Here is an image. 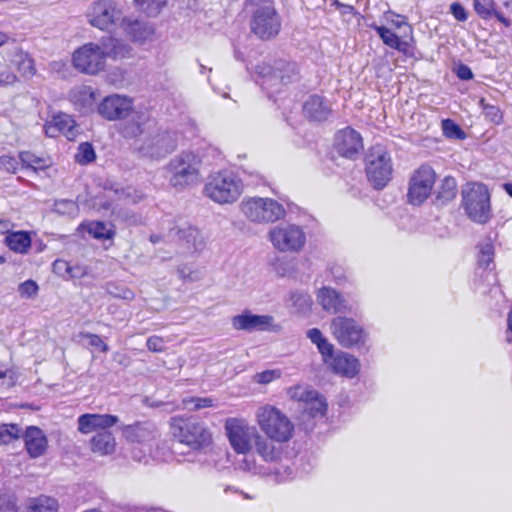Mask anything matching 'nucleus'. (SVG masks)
<instances>
[{"mask_svg": "<svg viewBox=\"0 0 512 512\" xmlns=\"http://www.w3.org/2000/svg\"><path fill=\"white\" fill-rule=\"evenodd\" d=\"M224 431L231 448L236 454L247 455L254 451L266 463H276L281 457L282 450L268 441L245 418H226Z\"/></svg>", "mask_w": 512, "mask_h": 512, "instance_id": "obj_1", "label": "nucleus"}, {"mask_svg": "<svg viewBox=\"0 0 512 512\" xmlns=\"http://www.w3.org/2000/svg\"><path fill=\"white\" fill-rule=\"evenodd\" d=\"M202 160L192 151H182L165 166L170 186L178 192L196 186L201 180Z\"/></svg>", "mask_w": 512, "mask_h": 512, "instance_id": "obj_2", "label": "nucleus"}, {"mask_svg": "<svg viewBox=\"0 0 512 512\" xmlns=\"http://www.w3.org/2000/svg\"><path fill=\"white\" fill-rule=\"evenodd\" d=\"M244 191L242 180L233 172L222 170L210 173L203 186L204 197L218 205L235 203Z\"/></svg>", "mask_w": 512, "mask_h": 512, "instance_id": "obj_3", "label": "nucleus"}, {"mask_svg": "<svg viewBox=\"0 0 512 512\" xmlns=\"http://www.w3.org/2000/svg\"><path fill=\"white\" fill-rule=\"evenodd\" d=\"M255 422L259 432L274 445L286 443L293 437V423L275 406L267 404L259 407L255 413Z\"/></svg>", "mask_w": 512, "mask_h": 512, "instance_id": "obj_4", "label": "nucleus"}, {"mask_svg": "<svg viewBox=\"0 0 512 512\" xmlns=\"http://www.w3.org/2000/svg\"><path fill=\"white\" fill-rule=\"evenodd\" d=\"M170 430L178 442L192 450L208 447L212 442V433L209 428L195 417H172Z\"/></svg>", "mask_w": 512, "mask_h": 512, "instance_id": "obj_5", "label": "nucleus"}, {"mask_svg": "<svg viewBox=\"0 0 512 512\" xmlns=\"http://www.w3.org/2000/svg\"><path fill=\"white\" fill-rule=\"evenodd\" d=\"M242 215L254 224H270L286 215L284 206L270 197H245L239 204Z\"/></svg>", "mask_w": 512, "mask_h": 512, "instance_id": "obj_6", "label": "nucleus"}, {"mask_svg": "<svg viewBox=\"0 0 512 512\" xmlns=\"http://www.w3.org/2000/svg\"><path fill=\"white\" fill-rule=\"evenodd\" d=\"M88 22L103 31L121 27L126 13L125 6L116 0H96L87 10Z\"/></svg>", "mask_w": 512, "mask_h": 512, "instance_id": "obj_7", "label": "nucleus"}, {"mask_svg": "<svg viewBox=\"0 0 512 512\" xmlns=\"http://www.w3.org/2000/svg\"><path fill=\"white\" fill-rule=\"evenodd\" d=\"M268 239L281 253H299L306 245L307 236L302 226L283 223L269 230Z\"/></svg>", "mask_w": 512, "mask_h": 512, "instance_id": "obj_8", "label": "nucleus"}, {"mask_svg": "<svg viewBox=\"0 0 512 512\" xmlns=\"http://www.w3.org/2000/svg\"><path fill=\"white\" fill-rule=\"evenodd\" d=\"M463 207L471 220L486 223L490 218V194L482 183H468L462 189Z\"/></svg>", "mask_w": 512, "mask_h": 512, "instance_id": "obj_9", "label": "nucleus"}, {"mask_svg": "<svg viewBox=\"0 0 512 512\" xmlns=\"http://www.w3.org/2000/svg\"><path fill=\"white\" fill-rule=\"evenodd\" d=\"M176 147V139L167 132L153 129L143 138L134 143V149L142 158L161 159L171 153Z\"/></svg>", "mask_w": 512, "mask_h": 512, "instance_id": "obj_10", "label": "nucleus"}, {"mask_svg": "<svg viewBox=\"0 0 512 512\" xmlns=\"http://www.w3.org/2000/svg\"><path fill=\"white\" fill-rule=\"evenodd\" d=\"M392 171L388 152L382 146L372 147L366 156V173L373 186L383 188L390 181Z\"/></svg>", "mask_w": 512, "mask_h": 512, "instance_id": "obj_11", "label": "nucleus"}, {"mask_svg": "<svg viewBox=\"0 0 512 512\" xmlns=\"http://www.w3.org/2000/svg\"><path fill=\"white\" fill-rule=\"evenodd\" d=\"M281 27L280 18L270 1L258 7L251 20L252 31L261 39L268 40L275 37Z\"/></svg>", "mask_w": 512, "mask_h": 512, "instance_id": "obj_12", "label": "nucleus"}, {"mask_svg": "<svg viewBox=\"0 0 512 512\" xmlns=\"http://www.w3.org/2000/svg\"><path fill=\"white\" fill-rule=\"evenodd\" d=\"M72 61L77 70L95 75L105 68V52L99 44L90 42L75 50Z\"/></svg>", "mask_w": 512, "mask_h": 512, "instance_id": "obj_13", "label": "nucleus"}, {"mask_svg": "<svg viewBox=\"0 0 512 512\" xmlns=\"http://www.w3.org/2000/svg\"><path fill=\"white\" fill-rule=\"evenodd\" d=\"M436 181V173L432 167L422 165L412 174L407 198L413 205L422 204L431 194Z\"/></svg>", "mask_w": 512, "mask_h": 512, "instance_id": "obj_14", "label": "nucleus"}, {"mask_svg": "<svg viewBox=\"0 0 512 512\" xmlns=\"http://www.w3.org/2000/svg\"><path fill=\"white\" fill-rule=\"evenodd\" d=\"M330 329L338 343L346 348L362 343L365 338L363 328L352 318L335 317L331 321Z\"/></svg>", "mask_w": 512, "mask_h": 512, "instance_id": "obj_15", "label": "nucleus"}, {"mask_svg": "<svg viewBox=\"0 0 512 512\" xmlns=\"http://www.w3.org/2000/svg\"><path fill=\"white\" fill-rule=\"evenodd\" d=\"M156 128L155 120L147 111L131 110L120 124V134L127 139L146 136Z\"/></svg>", "mask_w": 512, "mask_h": 512, "instance_id": "obj_16", "label": "nucleus"}, {"mask_svg": "<svg viewBox=\"0 0 512 512\" xmlns=\"http://www.w3.org/2000/svg\"><path fill=\"white\" fill-rule=\"evenodd\" d=\"M291 399L303 403L304 410L311 417L324 416L327 410L326 400L316 390L307 386L298 385L289 389Z\"/></svg>", "mask_w": 512, "mask_h": 512, "instance_id": "obj_17", "label": "nucleus"}, {"mask_svg": "<svg viewBox=\"0 0 512 512\" xmlns=\"http://www.w3.org/2000/svg\"><path fill=\"white\" fill-rule=\"evenodd\" d=\"M132 99L113 94L105 97L98 105V113L106 120L124 119L132 110Z\"/></svg>", "mask_w": 512, "mask_h": 512, "instance_id": "obj_18", "label": "nucleus"}, {"mask_svg": "<svg viewBox=\"0 0 512 512\" xmlns=\"http://www.w3.org/2000/svg\"><path fill=\"white\" fill-rule=\"evenodd\" d=\"M334 147L341 156L353 158L363 149L362 138L357 131L347 127L335 135Z\"/></svg>", "mask_w": 512, "mask_h": 512, "instance_id": "obj_19", "label": "nucleus"}, {"mask_svg": "<svg viewBox=\"0 0 512 512\" xmlns=\"http://www.w3.org/2000/svg\"><path fill=\"white\" fill-rule=\"evenodd\" d=\"M323 361L331 371L345 377L352 378L359 372L358 360L345 352H330Z\"/></svg>", "mask_w": 512, "mask_h": 512, "instance_id": "obj_20", "label": "nucleus"}, {"mask_svg": "<svg viewBox=\"0 0 512 512\" xmlns=\"http://www.w3.org/2000/svg\"><path fill=\"white\" fill-rule=\"evenodd\" d=\"M119 421V418L111 414H83L77 419L78 431L82 434H90L109 429Z\"/></svg>", "mask_w": 512, "mask_h": 512, "instance_id": "obj_21", "label": "nucleus"}, {"mask_svg": "<svg viewBox=\"0 0 512 512\" xmlns=\"http://www.w3.org/2000/svg\"><path fill=\"white\" fill-rule=\"evenodd\" d=\"M273 323V317L270 315H255L245 311L240 315L233 317L232 325L236 330H266Z\"/></svg>", "mask_w": 512, "mask_h": 512, "instance_id": "obj_22", "label": "nucleus"}, {"mask_svg": "<svg viewBox=\"0 0 512 512\" xmlns=\"http://www.w3.org/2000/svg\"><path fill=\"white\" fill-rule=\"evenodd\" d=\"M75 121L65 113H58L46 122L44 130L47 136L56 137L64 134L68 139L75 137Z\"/></svg>", "mask_w": 512, "mask_h": 512, "instance_id": "obj_23", "label": "nucleus"}, {"mask_svg": "<svg viewBox=\"0 0 512 512\" xmlns=\"http://www.w3.org/2000/svg\"><path fill=\"white\" fill-rule=\"evenodd\" d=\"M23 438L27 453L30 457L38 458L46 452L48 440L44 432L39 427H27L23 434Z\"/></svg>", "mask_w": 512, "mask_h": 512, "instance_id": "obj_24", "label": "nucleus"}, {"mask_svg": "<svg viewBox=\"0 0 512 512\" xmlns=\"http://www.w3.org/2000/svg\"><path fill=\"white\" fill-rule=\"evenodd\" d=\"M120 28L132 41L140 43L150 40L155 32L153 25L128 16Z\"/></svg>", "mask_w": 512, "mask_h": 512, "instance_id": "obj_25", "label": "nucleus"}, {"mask_svg": "<svg viewBox=\"0 0 512 512\" xmlns=\"http://www.w3.org/2000/svg\"><path fill=\"white\" fill-rule=\"evenodd\" d=\"M169 236L177 238L184 253H194L203 247L202 235L194 227H187L177 231L171 228Z\"/></svg>", "mask_w": 512, "mask_h": 512, "instance_id": "obj_26", "label": "nucleus"}, {"mask_svg": "<svg viewBox=\"0 0 512 512\" xmlns=\"http://www.w3.org/2000/svg\"><path fill=\"white\" fill-rule=\"evenodd\" d=\"M306 117L314 121H324L331 115L332 109L328 101L319 95H313L304 103Z\"/></svg>", "mask_w": 512, "mask_h": 512, "instance_id": "obj_27", "label": "nucleus"}, {"mask_svg": "<svg viewBox=\"0 0 512 512\" xmlns=\"http://www.w3.org/2000/svg\"><path fill=\"white\" fill-rule=\"evenodd\" d=\"M317 300L325 311L332 314L349 310L345 300L334 289L328 287L318 291Z\"/></svg>", "mask_w": 512, "mask_h": 512, "instance_id": "obj_28", "label": "nucleus"}, {"mask_svg": "<svg viewBox=\"0 0 512 512\" xmlns=\"http://www.w3.org/2000/svg\"><path fill=\"white\" fill-rule=\"evenodd\" d=\"M473 7L476 14L483 20L495 17L504 26H511V20L498 10L495 0H473Z\"/></svg>", "mask_w": 512, "mask_h": 512, "instance_id": "obj_29", "label": "nucleus"}, {"mask_svg": "<svg viewBox=\"0 0 512 512\" xmlns=\"http://www.w3.org/2000/svg\"><path fill=\"white\" fill-rule=\"evenodd\" d=\"M90 448L101 456L111 455L116 449L115 437L108 429L99 431L90 439Z\"/></svg>", "mask_w": 512, "mask_h": 512, "instance_id": "obj_30", "label": "nucleus"}, {"mask_svg": "<svg viewBox=\"0 0 512 512\" xmlns=\"http://www.w3.org/2000/svg\"><path fill=\"white\" fill-rule=\"evenodd\" d=\"M69 99L79 110H89L95 102V92L90 86H77L69 93Z\"/></svg>", "mask_w": 512, "mask_h": 512, "instance_id": "obj_31", "label": "nucleus"}, {"mask_svg": "<svg viewBox=\"0 0 512 512\" xmlns=\"http://www.w3.org/2000/svg\"><path fill=\"white\" fill-rule=\"evenodd\" d=\"M125 435L129 441L139 444H149L156 438L155 430L148 425L128 426Z\"/></svg>", "mask_w": 512, "mask_h": 512, "instance_id": "obj_32", "label": "nucleus"}, {"mask_svg": "<svg viewBox=\"0 0 512 512\" xmlns=\"http://www.w3.org/2000/svg\"><path fill=\"white\" fill-rule=\"evenodd\" d=\"M275 69L277 70L275 85L278 83L287 84L297 78L298 69L295 63L276 60Z\"/></svg>", "mask_w": 512, "mask_h": 512, "instance_id": "obj_33", "label": "nucleus"}, {"mask_svg": "<svg viewBox=\"0 0 512 512\" xmlns=\"http://www.w3.org/2000/svg\"><path fill=\"white\" fill-rule=\"evenodd\" d=\"M6 245L17 253H25L31 246V239L26 232H14L5 238Z\"/></svg>", "mask_w": 512, "mask_h": 512, "instance_id": "obj_34", "label": "nucleus"}, {"mask_svg": "<svg viewBox=\"0 0 512 512\" xmlns=\"http://www.w3.org/2000/svg\"><path fill=\"white\" fill-rule=\"evenodd\" d=\"M100 47L105 52V60L110 57L113 59L123 58L129 54L128 45L122 43L117 39L110 38L103 42Z\"/></svg>", "mask_w": 512, "mask_h": 512, "instance_id": "obj_35", "label": "nucleus"}, {"mask_svg": "<svg viewBox=\"0 0 512 512\" xmlns=\"http://www.w3.org/2000/svg\"><path fill=\"white\" fill-rule=\"evenodd\" d=\"M14 64L19 73L25 78H31L36 73L34 61L26 52H17L14 57Z\"/></svg>", "mask_w": 512, "mask_h": 512, "instance_id": "obj_36", "label": "nucleus"}, {"mask_svg": "<svg viewBox=\"0 0 512 512\" xmlns=\"http://www.w3.org/2000/svg\"><path fill=\"white\" fill-rule=\"evenodd\" d=\"M372 28L377 32L384 44L399 51L405 50L406 43L401 41L389 28L378 25H372Z\"/></svg>", "mask_w": 512, "mask_h": 512, "instance_id": "obj_37", "label": "nucleus"}, {"mask_svg": "<svg viewBox=\"0 0 512 512\" xmlns=\"http://www.w3.org/2000/svg\"><path fill=\"white\" fill-rule=\"evenodd\" d=\"M29 512H56L58 503L48 496H40L30 499L28 502Z\"/></svg>", "mask_w": 512, "mask_h": 512, "instance_id": "obj_38", "label": "nucleus"}, {"mask_svg": "<svg viewBox=\"0 0 512 512\" xmlns=\"http://www.w3.org/2000/svg\"><path fill=\"white\" fill-rule=\"evenodd\" d=\"M104 289L108 295L126 302H131L135 298L134 292L129 287L121 283L107 282Z\"/></svg>", "mask_w": 512, "mask_h": 512, "instance_id": "obj_39", "label": "nucleus"}, {"mask_svg": "<svg viewBox=\"0 0 512 512\" xmlns=\"http://www.w3.org/2000/svg\"><path fill=\"white\" fill-rule=\"evenodd\" d=\"M19 159L23 167L33 171L44 170L50 166V162L42 157L36 156L31 152L24 151L19 154Z\"/></svg>", "mask_w": 512, "mask_h": 512, "instance_id": "obj_40", "label": "nucleus"}, {"mask_svg": "<svg viewBox=\"0 0 512 512\" xmlns=\"http://www.w3.org/2000/svg\"><path fill=\"white\" fill-rule=\"evenodd\" d=\"M307 337L310 341L315 344L322 355V357L329 355L330 352L334 351V346L331 344L326 337L323 336L322 332L317 328H312L307 331Z\"/></svg>", "mask_w": 512, "mask_h": 512, "instance_id": "obj_41", "label": "nucleus"}, {"mask_svg": "<svg viewBox=\"0 0 512 512\" xmlns=\"http://www.w3.org/2000/svg\"><path fill=\"white\" fill-rule=\"evenodd\" d=\"M82 227H86L88 233L95 239H110L114 235L111 225L104 222H90L87 225H82Z\"/></svg>", "mask_w": 512, "mask_h": 512, "instance_id": "obj_42", "label": "nucleus"}, {"mask_svg": "<svg viewBox=\"0 0 512 512\" xmlns=\"http://www.w3.org/2000/svg\"><path fill=\"white\" fill-rule=\"evenodd\" d=\"M437 198L443 202L451 201L456 196V180L453 177H445L438 190Z\"/></svg>", "mask_w": 512, "mask_h": 512, "instance_id": "obj_43", "label": "nucleus"}, {"mask_svg": "<svg viewBox=\"0 0 512 512\" xmlns=\"http://www.w3.org/2000/svg\"><path fill=\"white\" fill-rule=\"evenodd\" d=\"M182 403L185 409L192 411L217 406L215 400L211 397H188L184 398Z\"/></svg>", "mask_w": 512, "mask_h": 512, "instance_id": "obj_44", "label": "nucleus"}, {"mask_svg": "<svg viewBox=\"0 0 512 512\" xmlns=\"http://www.w3.org/2000/svg\"><path fill=\"white\" fill-rule=\"evenodd\" d=\"M167 0H135L137 7L148 16H157Z\"/></svg>", "mask_w": 512, "mask_h": 512, "instance_id": "obj_45", "label": "nucleus"}, {"mask_svg": "<svg viewBox=\"0 0 512 512\" xmlns=\"http://www.w3.org/2000/svg\"><path fill=\"white\" fill-rule=\"evenodd\" d=\"M255 73L259 77L266 79L268 82H270L272 86L275 85L276 76H277V70L275 69V62L273 63V65H271L268 62H262V63L256 65Z\"/></svg>", "mask_w": 512, "mask_h": 512, "instance_id": "obj_46", "label": "nucleus"}, {"mask_svg": "<svg viewBox=\"0 0 512 512\" xmlns=\"http://www.w3.org/2000/svg\"><path fill=\"white\" fill-rule=\"evenodd\" d=\"M95 157L96 155L93 146L88 142H84L79 145L78 151L75 155V160L79 164H88L94 161Z\"/></svg>", "mask_w": 512, "mask_h": 512, "instance_id": "obj_47", "label": "nucleus"}, {"mask_svg": "<svg viewBox=\"0 0 512 512\" xmlns=\"http://www.w3.org/2000/svg\"><path fill=\"white\" fill-rule=\"evenodd\" d=\"M442 130L446 137L451 139H464L465 133L460 128L459 125H457L453 120L451 119H445L442 121Z\"/></svg>", "mask_w": 512, "mask_h": 512, "instance_id": "obj_48", "label": "nucleus"}, {"mask_svg": "<svg viewBox=\"0 0 512 512\" xmlns=\"http://www.w3.org/2000/svg\"><path fill=\"white\" fill-rule=\"evenodd\" d=\"M20 428L16 424H5L0 427V442L9 443L20 435Z\"/></svg>", "mask_w": 512, "mask_h": 512, "instance_id": "obj_49", "label": "nucleus"}, {"mask_svg": "<svg viewBox=\"0 0 512 512\" xmlns=\"http://www.w3.org/2000/svg\"><path fill=\"white\" fill-rule=\"evenodd\" d=\"M480 105L485 117L488 118L491 122L495 124H500L502 122V112L497 106L485 103L484 99L480 100Z\"/></svg>", "mask_w": 512, "mask_h": 512, "instance_id": "obj_50", "label": "nucleus"}, {"mask_svg": "<svg viewBox=\"0 0 512 512\" xmlns=\"http://www.w3.org/2000/svg\"><path fill=\"white\" fill-rule=\"evenodd\" d=\"M54 209L59 214L72 216L77 213L78 206L72 200L62 199L55 202Z\"/></svg>", "mask_w": 512, "mask_h": 512, "instance_id": "obj_51", "label": "nucleus"}, {"mask_svg": "<svg viewBox=\"0 0 512 512\" xmlns=\"http://www.w3.org/2000/svg\"><path fill=\"white\" fill-rule=\"evenodd\" d=\"M39 287L33 280H26L18 287L19 295L22 298H34L38 294Z\"/></svg>", "mask_w": 512, "mask_h": 512, "instance_id": "obj_52", "label": "nucleus"}, {"mask_svg": "<svg viewBox=\"0 0 512 512\" xmlns=\"http://www.w3.org/2000/svg\"><path fill=\"white\" fill-rule=\"evenodd\" d=\"M17 168L18 161L15 157L10 155H3L0 157V169L10 173H16Z\"/></svg>", "mask_w": 512, "mask_h": 512, "instance_id": "obj_53", "label": "nucleus"}, {"mask_svg": "<svg viewBox=\"0 0 512 512\" xmlns=\"http://www.w3.org/2000/svg\"><path fill=\"white\" fill-rule=\"evenodd\" d=\"M15 499L10 495L0 496V512H17Z\"/></svg>", "mask_w": 512, "mask_h": 512, "instance_id": "obj_54", "label": "nucleus"}, {"mask_svg": "<svg viewBox=\"0 0 512 512\" xmlns=\"http://www.w3.org/2000/svg\"><path fill=\"white\" fill-rule=\"evenodd\" d=\"M147 348L152 352H163L165 350V341L159 336H151L146 342Z\"/></svg>", "mask_w": 512, "mask_h": 512, "instance_id": "obj_55", "label": "nucleus"}, {"mask_svg": "<svg viewBox=\"0 0 512 512\" xmlns=\"http://www.w3.org/2000/svg\"><path fill=\"white\" fill-rule=\"evenodd\" d=\"M17 81L18 78L12 71L8 69L0 71V87L13 86Z\"/></svg>", "mask_w": 512, "mask_h": 512, "instance_id": "obj_56", "label": "nucleus"}, {"mask_svg": "<svg viewBox=\"0 0 512 512\" xmlns=\"http://www.w3.org/2000/svg\"><path fill=\"white\" fill-rule=\"evenodd\" d=\"M88 274V268L84 265H79V264H75V265H71L70 264V269L68 271V278H71V279H80V278H83L85 277L86 275Z\"/></svg>", "mask_w": 512, "mask_h": 512, "instance_id": "obj_57", "label": "nucleus"}, {"mask_svg": "<svg viewBox=\"0 0 512 512\" xmlns=\"http://www.w3.org/2000/svg\"><path fill=\"white\" fill-rule=\"evenodd\" d=\"M240 468L244 471L254 474L262 473V467L256 465L255 460L251 456L242 460L240 463Z\"/></svg>", "mask_w": 512, "mask_h": 512, "instance_id": "obj_58", "label": "nucleus"}, {"mask_svg": "<svg viewBox=\"0 0 512 512\" xmlns=\"http://www.w3.org/2000/svg\"><path fill=\"white\" fill-rule=\"evenodd\" d=\"M83 336L89 340L90 346L97 347L102 352L108 351L109 348H108L107 344H105L103 342V340L101 339V337L99 335L92 334V333H85V334H83Z\"/></svg>", "mask_w": 512, "mask_h": 512, "instance_id": "obj_59", "label": "nucleus"}, {"mask_svg": "<svg viewBox=\"0 0 512 512\" xmlns=\"http://www.w3.org/2000/svg\"><path fill=\"white\" fill-rule=\"evenodd\" d=\"M279 377V373L275 370H266L261 373H258L255 376L256 382L260 384H268L275 378Z\"/></svg>", "mask_w": 512, "mask_h": 512, "instance_id": "obj_60", "label": "nucleus"}, {"mask_svg": "<svg viewBox=\"0 0 512 512\" xmlns=\"http://www.w3.org/2000/svg\"><path fill=\"white\" fill-rule=\"evenodd\" d=\"M15 383V373L10 369H2L0 367V384L10 387Z\"/></svg>", "mask_w": 512, "mask_h": 512, "instance_id": "obj_61", "label": "nucleus"}, {"mask_svg": "<svg viewBox=\"0 0 512 512\" xmlns=\"http://www.w3.org/2000/svg\"><path fill=\"white\" fill-rule=\"evenodd\" d=\"M450 11H451L452 15L455 17V19H457L458 21L463 22V21L467 20V17H468L467 12L461 4H459V3L451 4Z\"/></svg>", "mask_w": 512, "mask_h": 512, "instance_id": "obj_62", "label": "nucleus"}, {"mask_svg": "<svg viewBox=\"0 0 512 512\" xmlns=\"http://www.w3.org/2000/svg\"><path fill=\"white\" fill-rule=\"evenodd\" d=\"M491 261H492V247H491V245H486L480 251V254L478 257V262L481 265L488 266Z\"/></svg>", "mask_w": 512, "mask_h": 512, "instance_id": "obj_63", "label": "nucleus"}, {"mask_svg": "<svg viewBox=\"0 0 512 512\" xmlns=\"http://www.w3.org/2000/svg\"><path fill=\"white\" fill-rule=\"evenodd\" d=\"M53 269H54L55 273H57L58 275H60L62 277H65V276H67L68 271L70 269V263L66 262L64 260H56L53 263Z\"/></svg>", "mask_w": 512, "mask_h": 512, "instance_id": "obj_64", "label": "nucleus"}]
</instances>
